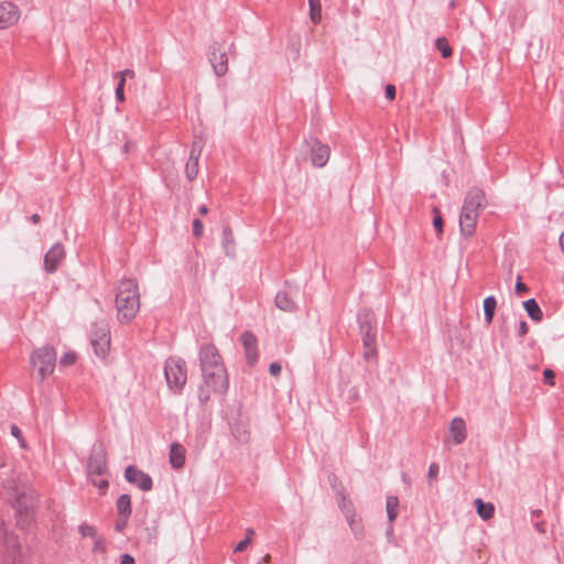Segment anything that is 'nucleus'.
<instances>
[{
  "mask_svg": "<svg viewBox=\"0 0 564 564\" xmlns=\"http://www.w3.org/2000/svg\"><path fill=\"white\" fill-rule=\"evenodd\" d=\"M497 307V300L494 295H489L484 300L485 321L489 325L492 323Z\"/></svg>",
  "mask_w": 564,
  "mask_h": 564,
  "instance_id": "24",
  "label": "nucleus"
},
{
  "mask_svg": "<svg viewBox=\"0 0 564 564\" xmlns=\"http://www.w3.org/2000/svg\"><path fill=\"white\" fill-rule=\"evenodd\" d=\"M402 478H403V480H404V481H406V478H408V477H406V475H405V474H403V475H402Z\"/></svg>",
  "mask_w": 564,
  "mask_h": 564,
  "instance_id": "60",
  "label": "nucleus"
},
{
  "mask_svg": "<svg viewBox=\"0 0 564 564\" xmlns=\"http://www.w3.org/2000/svg\"><path fill=\"white\" fill-rule=\"evenodd\" d=\"M541 513H542L541 510H533V511H531L532 518H539L541 516Z\"/></svg>",
  "mask_w": 564,
  "mask_h": 564,
  "instance_id": "58",
  "label": "nucleus"
},
{
  "mask_svg": "<svg viewBox=\"0 0 564 564\" xmlns=\"http://www.w3.org/2000/svg\"><path fill=\"white\" fill-rule=\"evenodd\" d=\"M101 336H102L101 335V324L96 325L95 328L90 333V340H93L95 338L101 339Z\"/></svg>",
  "mask_w": 564,
  "mask_h": 564,
  "instance_id": "49",
  "label": "nucleus"
},
{
  "mask_svg": "<svg viewBox=\"0 0 564 564\" xmlns=\"http://www.w3.org/2000/svg\"><path fill=\"white\" fill-rule=\"evenodd\" d=\"M486 205L487 199L482 189L473 187L467 192L459 216V228L464 236L474 235L479 212L484 209Z\"/></svg>",
  "mask_w": 564,
  "mask_h": 564,
  "instance_id": "3",
  "label": "nucleus"
},
{
  "mask_svg": "<svg viewBox=\"0 0 564 564\" xmlns=\"http://www.w3.org/2000/svg\"><path fill=\"white\" fill-rule=\"evenodd\" d=\"M31 362L37 367L40 380L45 379L54 370L56 362L55 349L51 346H44L33 351Z\"/></svg>",
  "mask_w": 564,
  "mask_h": 564,
  "instance_id": "5",
  "label": "nucleus"
},
{
  "mask_svg": "<svg viewBox=\"0 0 564 564\" xmlns=\"http://www.w3.org/2000/svg\"><path fill=\"white\" fill-rule=\"evenodd\" d=\"M164 375L171 389L181 391L186 383V362L182 358L171 357L165 361Z\"/></svg>",
  "mask_w": 564,
  "mask_h": 564,
  "instance_id": "4",
  "label": "nucleus"
},
{
  "mask_svg": "<svg viewBox=\"0 0 564 564\" xmlns=\"http://www.w3.org/2000/svg\"><path fill=\"white\" fill-rule=\"evenodd\" d=\"M338 506L343 511L345 518L350 517L355 513L354 505L344 494H338Z\"/></svg>",
  "mask_w": 564,
  "mask_h": 564,
  "instance_id": "29",
  "label": "nucleus"
},
{
  "mask_svg": "<svg viewBox=\"0 0 564 564\" xmlns=\"http://www.w3.org/2000/svg\"><path fill=\"white\" fill-rule=\"evenodd\" d=\"M399 499L395 496L387 497V516L390 522L394 521L398 517Z\"/></svg>",
  "mask_w": 564,
  "mask_h": 564,
  "instance_id": "26",
  "label": "nucleus"
},
{
  "mask_svg": "<svg viewBox=\"0 0 564 564\" xmlns=\"http://www.w3.org/2000/svg\"><path fill=\"white\" fill-rule=\"evenodd\" d=\"M554 377H555V373L553 370L551 369H545L543 371V379H544V382L550 384V386H553L554 384Z\"/></svg>",
  "mask_w": 564,
  "mask_h": 564,
  "instance_id": "42",
  "label": "nucleus"
},
{
  "mask_svg": "<svg viewBox=\"0 0 564 564\" xmlns=\"http://www.w3.org/2000/svg\"><path fill=\"white\" fill-rule=\"evenodd\" d=\"M6 466L4 458L0 457V468Z\"/></svg>",
  "mask_w": 564,
  "mask_h": 564,
  "instance_id": "59",
  "label": "nucleus"
},
{
  "mask_svg": "<svg viewBox=\"0 0 564 564\" xmlns=\"http://www.w3.org/2000/svg\"><path fill=\"white\" fill-rule=\"evenodd\" d=\"M115 76H116L117 78H119V79H120V78H124V79H126V78H128V77H129V78H133V77H134V72H133L132 69H124V70H122V72H117V73L115 74Z\"/></svg>",
  "mask_w": 564,
  "mask_h": 564,
  "instance_id": "45",
  "label": "nucleus"
},
{
  "mask_svg": "<svg viewBox=\"0 0 564 564\" xmlns=\"http://www.w3.org/2000/svg\"><path fill=\"white\" fill-rule=\"evenodd\" d=\"M440 466L436 463H432L429 467V478L435 479L438 475Z\"/></svg>",
  "mask_w": 564,
  "mask_h": 564,
  "instance_id": "44",
  "label": "nucleus"
},
{
  "mask_svg": "<svg viewBox=\"0 0 564 564\" xmlns=\"http://www.w3.org/2000/svg\"><path fill=\"white\" fill-rule=\"evenodd\" d=\"M358 324L362 340H376L377 339V322L372 311L362 308L358 313Z\"/></svg>",
  "mask_w": 564,
  "mask_h": 564,
  "instance_id": "7",
  "label": "nucleus"
},
{
  "mask_svg": "<svg viewBox=\"0 0 564 564\" xmlns=\"http://www.w3.org/2000/svg\"><path fill=\"white\" fill-rule=\"evenodd\" d=\"M364 352L362 357L366 361H372L377 358L376 340H362Z\"/></svg>",
  "mask_w": 564,
  "mask_h": 564,
  "instance_id": "28",
  "label": "nucleus"
},
{
  "mask_svg": "<svg viewBox=\"0 0 564 564\" xmlns=\"http://www.w3.org/2000/svg\"><path fill=\"white\" fill-rule=\"evenodd\" d=\"M253 534V530H248V535Z\"/></svg>",
  "mask_w": 564,
  "mask_h": 564,
  "instance_id": "61",
  "label": "nucleus"
},
{
  "mask_svg": "<svg viewBox=\"0 0 564 564\" xmlns=\"http://www.w3.org/2000/svg\"><path fill=\"white\" fill-rule=\"evenodd\" d=\"M101 339L90 340L96 356L104 359L110 349V333L107 324H101Z\"/></svg>",
  "mask_w": 564,
  "mask_h": 564,
  "instance_id": "14",
  "label": "nucleus"
},
{
  "mask_svg": "<svg viewBox=\"0 0 564 564\" xmlns=\"http://www.w3.org/2000/svg\"><path fill=\"white\" fill-rule=\"evenodd\" d=\"M107 453L104 446H94L87 462L88 476H102L107 473Z\"/></svg>",
  "mask_w": 564,
  "mask_h": 564,
  "instance_id": "6",
  "label": "nucleus"
},
{
  "mask_svg": "<svg viewBox=\"0 0 564 564\" xmlns=\"http://www.w3.org/2000/svg\"><path fill=\"white\" fill-rule=\"evenodd\" d=\"M198 356L205 384L215 393H226L229 388L228 375L217 347L213 344H204L199 348Z\"/></svg>",
  "mask_w": 564,
  "mask_h": 564,
  "instance_id": "1",
  "label": "nucleus"
},
{
  "mask_svg": "<svg viewBox=\"0 0 564 564\" xmlns=\"http://www.w3.org/2000/svg\"><path fill=\"white\" fill-rule=\"evenodd\" d=\"M449 433L454 444L459 445L464 443L467 437L465 421L462 417H454L449 424Z\"/></svg>",
  "mask_w": 564,
  "mask_h": 564,
  "instance_id": "16",
  "label": "nucleus"
},
{
  "mask_svg": "<svg viewBox=\"0 0 564 564\" xmlns=\"http://www.w3.org/2000/svg\"><path fill=\"white\" fill-rule=\"evenodd\" d=\"M203 232H204L203 223L200 221V219H194V221H193V235L196 238H199V237L203 236Z\"/></svg>",
  "mask_w": 564,
  "mask_h": 564,
  "instance_id": "38",
  "label": "nucleus"
},
{
  "mask_svg": "<svg viewBox=\"0 0 564 564\" xmlns=\"http://www.w3.org/2000/svg\"><path fill=\"white\" fill-rule=\"evenodd\" d=\"M251 540L250 538H246L243 540H241L236 546H235V552H242L249 544H250Z\"/></svg>",
  "mask_w": 564,
  "mask_h": 564,
  "instance_id": "47",
  "label": "nucleus"
},
{
  "mask_svg": "<svg viewBox=\"0 0 564 564\" xmlns=\"http://www.w3.org/2000/svg\"><path fill=\"white\" fill-rule=\"evenodd\" d=\"M13 507L20 514H22L23 512L28 513L29 507L22 501L21 497L17 498L15 505Z\"/></svg>",
  "mask_w": 564,
  "mask_h": 564,
  "instance_id": "40",
  "label": "nucleus"
},
{
  "mask_svg": "<svg viewBox=\"0 0 564 564\" xmlns=\"http://www.w3.org/2000/svg\"><path fill=\"white\" fill-rule=\"evenodd\" d=\"M185 448L178 443H173L170 447V464L174 469H181L185 464Z\"/></svg>",
  "mask_w": 564,
  "mask_h": 564,
  "instance_id": "17",
  "label": "nucleus"
},
{
  "mask_svg": "<svg viewBox=\"0 0 564 564\" xmlns=\"http://www.w3.org/2000/svg\"><path fill=\"white\" fill-rule=\"evenodd\" d=\"M120 564H135V561L130 554H123L121 555Z\"/></svg>",
  "mask_w": 564,
  "mask_h": 564,
  "instance_id": "50",
  "label": "nucleus"
},
{
  "mask_svg": "<svg viewBox=\"0 0 564 564\" xmlns=\"http://www.w3.org/2000/svg\"><path fill=\"white\" fill-rule=\"evenodd\" d=\"M79 533L82 536H91L95 538L96 535V529L89 524L83 523L78 528Z\"/></svg>",
  "mask_w": 564,
  "mask_h": 564,
  "instance_id": "37",
  "label": "nucleus"
},
{
  "mask_svg": "<svg viewBox=\"0 0 564 564\" xmlns=\"http://www.w3.org/2000/svg\"><path fill=\"white\" fill-rule=\"evenodd\" d=\"M221 247L226 256L234 258L236 254V242L229 227H224L221 232Z\"/></svg>",
  "mask_w": 564,
  "mask_h": 564,
  "instance_id": "18",
  "label": "nucleus"
},
{
  "mask_svg": "<svg viewBox=\"0 0 564 564\" xmlns=\"http://www.w3.org/2000/svg\"><path fill=\"white\" fill-rule=\"evenodd\" d=\"M258 564H270V555L267 554L262 557L261 562H259Z\"/></svg>",
  "mask_w": 564,
  "mask_h": 564,
  "instance_id": "56",
  "label": "nucleus"
},
{
  "mask_svg": "<svg viewBox=\"0 0 564 564\" xmlns=\"http://www.w3.org/2000/svg\"><path fill=\"white\" fill-rule=\"evenodd\" d=\"M232 435L240 443H247L250 438V433L242 426H237L232 431Z\"/></svg>",
  "mask_w": 564,
  "mask_h": 564,
  "instance_id": "32",
  "label": "nucleus"
},
{
  "mask_svg": "<svg viewBox=\"0 0 564 564\" xmlns=\"http://www.w3.org/2000/svg\"><path fill=\"white\" fill-rule=\"evenodd\" d=\"M101 476L89 477L91 484L97 487L101 492H105L109 486V482L105 478H100Z\"/></svg>",
  "mask_w": 564,
  "mask_h": 564,
  "instance_id": "34",
  "label": "nucleus"
},
{
  "mask_svg": "<svg viewBox=\"0 0 564 564\" xmlns=\"http://www.w3.org/2000/svg\"><path fill=\"white\" fill-rule=\"evenodd\" d=\"M476 511L482 520H489L495 514V506L491 502H485L482 499L477 498L474 501Z\"/></svg>",
  "mask_w": 564,
  "mask_h": 564,
  "instance_id": "21",
  "label": "nucleus"
},
{
  "mask_svg": "<svg viewBox=\"0 0 564 564\" xmlns=\"http://www.w3.org/2000/svg\"><path fill=\"white\" fill-rule=\"evenodd\" d=\"M534 528L538 532L544 534L546 532V524L544 521H538L534 523Z\"/></svg>",
  "mask_w": 564,
  "mask_h": 564,
  "instance_id": "51",
  "label": "nucleus"
},
{
  "mask_svg": "<svg viewBox=\"0 0 564 564\" xmlns=\"http://www.w3.org/2000/svg\"><path fill=\"white\" fill-rule=\"evenodd\" d=\"M40 215L39 214H33L31 217H30V220L33 223V224H37L40 221Z\"/></svg>",
  "mask_w": 564,
  "mask_h": 564,
  "instance_id": "54",
  "label": "nucleus"
},
{
  "mask_svg": "<svg viewBox=\"0 0 564 564\" xmlns=\"http://www.w3.org/2000/svg\"><path fill=\"white\" fill-rule=\"evenodd\" d=\"M116 307L120 323L131 322L140 310V293L135 281H120L116 295Z\"/></svg>",
  "mask_w": 564,
  "mask_h": 564,
  "instance_id": "2",
  "label": "nucleus"
},
{
  "mask_svg": "<svg viewBox=\"0 0 564 564\" xmlns=\"http://www.w3.org/2000/svg\"><path fill=\"white\" fill-rule=\"evenodd\" d=\"M528 291H529V288L524 283L521 282V278L519 276L518 281L516 283V292L518 294H521V293H525Z\"/></svg>",
  "mask_w": 564,
  "mask_h": 564,
  "instance_id": "48",
  "label": "nucleus"
},
{
  "mask_svg": "<svg viewBox=\"0 0 564 564\" xmlns=\"http://www.w3.org/2000/svg\"><path fill=\"white\" fill-rule=\"evenodd\" d=\"M11 434L18 438L21 437V430L17 425L11 426Z\"/></svg>",
  "mask_w": 564,
  "mask_h": 564,
  "instance_id": "52",
  "label": "nucleus"
},
{
  "mask_svg": "<svg viewBox=\"0 0 564 564\" xmlns=\"http://www.w3.org/2000/svg\"><path fill=\"white\" fill-rule=\"evenodd\" d=\"M310 15L314 24H317L322 19L321 0H308Z\"/></svg>",
  "mask_w": 564,
  "mask_h": 564,
  "instance_id": "30",
  "label": "nucleus"
},
{
  "mask_svg": "<svg viewBox=\"0 0 564 564\" xmlns=\"http://www.w3.org/2000/svg\"><path fill=\"white\" fill-rule=\"evenodd\" d=\"M116 507L118 514L128 520L132 512L130 496L128 494L120 495L117 499Z\"/></svg>",
  "mask_w": 564,
  "mask_h": 564,
  "instance_id": "20",
  "label": "nucleus"
},
{
  "mask_svg": "<svg viewBox=\"0 0 564 564\" xmlns=\"http://www.w3.org/2000/svg\"><path fill=\"white\" fill-rule=\"evenodd\" d=\"M76 361V355L74 352H66L61 358V364L64 366H70Z\"/></svg>",
  "mask_w": 564,
  "mask_h": 564,
  "instance_id": "39",
  "label": "nucleus"
},
{
  "mask_svg": "<svg viewBox=\"0 0 564 564\" xmlns=\"http://www.w3.org/2000/svg\"><path fill=\"white\" fill-rule=\"evenodd\" d=\"M126 523H127V520L123 519V522L120 523V522H117L116 527H117V530L118 531H121L124 527H126Z\"/></svg>",
  "mask_w": 564,
  "mask_h": 564,
  "instance_id": "57",
  "label": "nucleus"
},
{
  "mask_svg": "<svg viewBox=\"0 0 564 564\" xmlns=\"http://www.w3.org/2000/svg\"><path fill=\"white\" fill-rule=\"evenodd\" d=\"M198 213H199L202 216L207 215V213H208V207H207L206 205H202V206L198 208Z\"/></svg>",
  "mask_w": 564,
  "mask_h": 564,
  "instance_id": "53",
  "label": "nucleus"
},
{
  "mask_svg": "<svg viewBox=\"0 0 564 564\" xmlns=\"http://www.w3.org/2000/svg\"><path fill=\"white\" fill-rule=\"evenodd\" d=\"M282 367L280 362H271L269 366V372L273 377H279L281 373Z\"/></svg>",
  "mask_w": 564,
  "mask_h": 564,
  "instance_id": "41",
  "label": "nucleus"
},
{
  "mask_svg": "<svg viewBox=\"0 0 564 564\" xmlns=\"http://www.w3.org/2000/svg\"><path fill=\"white\" fill-rule=\"evenodd\" d=\"M212 391L213 390L209 389L203 381V384L198 389V400L202 404H205L209 401Z\"/></svg>",
  "mask_w": 564,
  "mask_h": 564,
  "instance_id": "33",
  "label": "nucleus"
},
{
  "mask_svg": "<svg viewBox=\"0 0 564 564\" xmlns=\"http://www.w3.org/2000/svg\"><path fill=\"white\" fill-rule=\"evenodd\" d=\"M6 543L8 546V557L15 563L20 554V544L13 535H6Z\"/></svg>",
  "mask_w": 564,
  "mask_h": 564,
  "instance_id": "25",
  "label": "nucleus"
},
{
  "mask_svg": "<svg viewBox=\"0 0 564 564\" xmlns=\"http://www.w3.org/2000/svg\"><path fill=\"white\" fill-rule=\"evenodd\" d=\"M275 305L285 312H293L296 310V304L292 300L291 295L286 291H280L278 292L275 296Z\"/></svg>",
  "mask_w": 564,
  "mask_h": 564,
  "instance_id": "19",
  "label": "nucleus"
},
{
  "mask_svg": "<svg viewBox=\"0 0 564 564\" xmlns=\"http://www.w3.org/2000/svg\"><path fill=\"white\" fill-rule=\"evenodd\" d=\"M240 340L245 348L246 359L249 366H253L257 364L259 359L258 354V339L256 335L249 330H246L241 334Z\"/></svg>",
  "mask_w": 564,
  "mask_h": 564,
  "instance_id": "12",
  "label": "nucleus"
},
{
  "mask_svg": "<svg viewBox=\"0 0 564 564\" xmlns=\"http://www.w3.org/2000/svg\"><path fill=\"white\" fill-rule=\"evenodd\" d=\"M65 258V250L61 242L54 243L44 256V270L54 273Z\"/></svg>",
  "mask_w": 564,
  "mask_h": 564,
  "instance_id": "11",
  "label": "nucleus"
},
{
  "mask_svg": "<svg viewBox=\"0 0 564 564\" xmlns=\"http://www.w3.org/2000/svg\"><path fill=\"white\" fill-rule=\"evenodd\" d=\"M124 478L129 484L137 486L142 491H150L153 487L151 476L134 465H129L126 468Z\"/></svg>",
  "mask_w": 564,
  "mask_h": 564,
  "instance_id": "8",
  "label": "nucleus"
},
{
  "mask_svg": "<svg viewBox=\"0 0 564 564\" xmlns=\"http://www.w3.org/2000/svg\"><path fill=\"white\" fill-rule=\"evenodd\" d=\"M209 62L216 76L221 77L228 72V57L227 54L221 51L220 43L214 42L209 46Z\"/></svg>",
  "mask_w": 564,
  "mask_h": 564,
  "instance_id": "10",
  "label": "nucleus"
},
{
  "mask_svg": "<svg viewBox=\"0 0 564 564\" xmlns=\"http://www.w3.org/2000/svg\"><path fill=\"white\" fill-rule=\"evenodd\" d=\"M558 243H560V247L564 253V231L561 234L560 238H558Z\"/></svg>",
  "mask_w": 564,
  "mask_h": 564,
  "instance_id": "55",
  "label": "nucleus"
},
{
  "mask_svg": "<svg viewBox=\"0 0 564 564\" xmlns=\"http://www.w3.org/2000/svg\"><path fill=\"white\" fill-rule=\"evenodd\" d=\"M435 47L440 51L442 57L449 58L453 55V50L446 37L440 36L435 40Z\"/></svg>",
  "mask_w": 564,
  "mask_h": 564,
  "instance_id": "27",
  "label": "nucleus"
},
{
  "mask_svg": "<svg viewBox=\"0 0 564 564\" xmlns=\"http://www.w3.org/2000/svg\"><path fill=\"white\" fill-rule=\"evenodd\" d=\"M523 307L532 321L539 323L543 319L542 310L540 308L535 299H529V300L524 301Z\"/></svg>",
  "mask_w": 564,
  "mask_h": 564,
  "instance_id": "22",
  "label": "nucleus"
},
{
  "mask_svg": "<svg viewBox=\"0 0 564 564\" xmlns=\"http://www.w3.org/2000/svg\"><path fill=\"white\" fill-rule=\"evenodd\" d=\"M395 87L394 85L388 84L384 89L386 98L389 100H393L395 98Z\"/></svg>",
  "mask_w": 564,
  "mask_h": 564,
  "instance_id": "43",
  "label": "nucleus"
},
{
  "mask_svg": "<svg viewBox=\"0 0 564 564\" xmlns=\"http://www.w3.org/2000/svg\"><path fill=\"white\" fill-rule=\"evenodd\" d=\"M432 212H433V226H434L436 232L438 235H441L443 232V226H444L442 214L437 207H434Z\"/></svg>",
  "mask_w": 564,
  "mask_h": 564,
  "instance_id": "31",
  "label": "nucleus"
},
{
  "mask_svg": "<svg viewBox=\"0 0 564 564\" xmlns=\"http://www.w3.org/2000/svg\"><path fill=\"white\" fill-rule=\"evenodd\" d=\"M306 147L311 151V161L314 166L323 167L329 160V148L326 144H323L319 140L315 138H310L305 140Z\"/></svg>",
  "mask_w": 564,
  "mask_h": 564,
  "instance_id": "9",
  "label": "nucleus"
},
{
  "mask_svg": "<svg viewBox=\"0 0 564 564\" xmlns=\"http://www.w3.org/2000/svg\"><path fill=\"white\" fill-rule=\"evenodd\" d=\"M124 84H126L124 78H120V79L118 80V85H117V87H116V99H117V101H118V102H120V104H121V102H123V101H124V99H126V98H124V91H123V89H124Z\"/></svg>",
  "mask_w": 564,
  "mask_h": 564,
  "instance_id": "36",
  "label": "nucleus"
},
{
  "mask_svg": "<svg viewBox=\"0 0 564 564\" xmlns=\"http://www.w3.org/2000/svg\"><path fill=\"white\" fill-rule=\"evenodd\" d=\"M101 476L89 477L91 484L97 487L101 492H105L109 486V482L105 478H100Z\"/></svg>",
  "mask_w": 564,
  "mask_h": 564,
  "instance_id": "35",
  "label": "nucleus"
},
{
  "mask_svg": "<svg viewBox=\"0 0 564 564\" xmlns=\"http://www.w3.org/2000/svg\"><path fill=\"white\" fill-rule=\"evenodd\" d=\"M346 520H347V522L349 524V528H350L354 536L357 540H362L365 538V529H364V524H362L361 519L358 518L356 512H355V513L351 514V518L347 517Z\"/></svg>",
  "mask_w": 564,
  "mask_h": 564,
  "instance_id": "23",
  "label": "nucleus"
},
{
  "mask_svg": "<svg viewBox=\"0 0 564 564\" xmlns=\"http://www.w3.org/2000/svg\"><path fill=\"white\" fill-rule=\"evenodd\" d=\"M20 19V10L12 2L0 3V30L10 28Z\"/></svg>",
  "mask_w": 564,
  "mask_h": 564,
  "instance_id": "13",
  "label": "nucleus"
},
{
  "mask_svg": "<svg viewBox=\"0 0 564 564\" xmlns=\"http://www.w3.org/2000/svg\"><path fill=\"white\" fill-rule=\"evenodd\" d=\"M528 332H529V326H528L527 322L521 321L518 326V335L520 337H523L528 334Z\"/></svg>",
  "mask_w": 564,
  "mask_h": 564,
  "instance_id": "46",
  "label": "nucleus"
},
{
  "mask_svg": "<svg viewBox=\"0 0 564 564\" xmlns=\"http://www.w3.org/2000/svg\"><path fill=\"white\" fill-rule=\"evenodd\" d=\"M200 152H202V147L198 143L194 142L192 150H191L189 159L185 166V174L189 181L195 180L197 176L198 160L200 156Z\"/></svg>",
  "mask_w": 564,
  "mask_h": 564,
  "instance_id": "15",
  "label": "nucleus"
}]
</instances>
